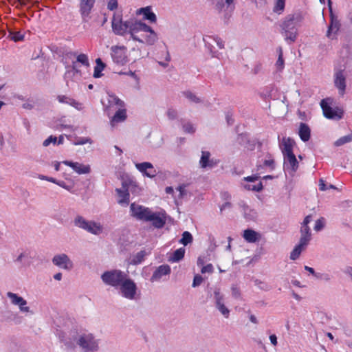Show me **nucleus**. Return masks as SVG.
Returning a JSON list of instances; mask_svg holds the SVG:
<instances>
[{
	"label": "nucleus",
	"mask_w": 352,
	"mask_h": 352,
	"mask_svg": "<svg viewBox=\"0 0 352 352\" xmlns=\"http://www.w3.org/2000/svg\"><path fill=\"white\" fill-rule=\"evenodd\" d=\"M111 28L116 35L124 37L129 36V39L140 43L153 45L158 40L157 34L151 27L136 19L123 21L119 14H113Z\"/></svg>",
	"instance_id": "f257e3e1"
},
{
	"label": "nucleus",
	"mask_w": 352,
	"mask_h": 352,
	"mask_svg": "<svg viewBox=\"0 0 352 352\" xmlns=\"http://www.w3.org/2000/svg\"><path fill=\"white\" fill-rule=\"evenodd\" d=\"M130 212L133 218L139 221L150 222L154 228L157 229L163 228L166 221L165 211L154 212L149 208L135 203L131 204Z\"/></svg>",
	"instance_id": "f03ea898"
},
{
	"label": "nucleus",
	"mask_w": 352,
	"mask_h": 352,
	"mask_svg": "<svg viewBox=\"0 0 352 352\" xmlns=\"http://www.w3.org/2000/svg\"><path fill=\"white\" fill-rule=\"evenodd\" d=\"M304 14L301 12H296L288 14L283 21L281 27V33L287 43H294L297 38V27L304 20Z\"/></svg>",
	"instance_id": "7ed1b4c3"
},
{
	"label": "nucleus",
	"mask_w": 352,
	"mask_h": 352,
	"mask_svg": "<svg viewBox=\"0 0 352 352\" xmlns=\"http://www.w3.org/2000/svg\"><path fill=\"white\" fill-rule=\"evenodd\" d=\"M73 224L75 227L94 235H100L104 231V227L100 222L88 220L80 214L74 218Z\"/></svg>",
	"instance_id": "20e7f679"
},
{
	"label": "nucleus",
	"mask_w": 352,
	"mask_h": 352,
	"mask_svg": "<svg viewBox=\"0 0 352 352\" xmlns=\"http://www.w3.org/2000/svg\"><path fill=\"white\" fill-rule=\"evenodd\" d=\"M350 72L345 67H336L333 71V80L335 87L338 89L339 96H343L346 94L347 78Z\"/></svg>",
	"instance_id": "39448f33"
},
{
	"label": "nucleus",
	"mask_w": 352,
	"mask_h": 352,
	"mask_svg": "<svg viewBox=\"0 0 352 352\" xmlns=\"http://www.w3.org/2000/svg\"><path fill=\"white\" fill-rule=\"evenodd\" d=\"M331 102V98H325L320 102V107L322 109L324 116L330 120H339L342 119L344 115V111L339 107H331L330 106Z\"/></svg>",
	"instance_id": "423d86ee"
},
{
	"label": "nucleus",
	"mask_w": 352,
	"mask_h": 352,
	"mask_svg": "<svg viewBox=\"0 0 352 352\" xmlns=\"http://www.w3.org/2000/svg\"><path fill=\"white\" fill-rule=\"evenodd\" d=\"M111 56L113 63L120 66H123L129 61L127 48L124 45L111 46Z\"/></svg>",
	"instance_id": "0eeeda50"
},
{
	"label": "nucleus",
	"mask_w": 352,
	"mask_h": 352,
	"mask_svg": "<svg viewBox=\"0 0 352 352\" xmlns=\"http://www.w3.org/2000/svg\"><path fill=\"white\" fill-rule=\"evenodd\" d=\"M125 277L126 276L122 272L113 270L104 273L102 276V279L106 284L117 286L124 280Z\"/></svg>",
	"instance_id": "6e6552de"
},
{
	"label": "nucleus",
	"mask_w": 352,
	"mask_h": 352,
	"mask_svg": "<svg viewBox=\"0 0 352 352\" xmlns=\"http://www.w3.org/2000/svg\"><path fill=\"white\" fill-rule=\"evenodd\" d=\"M259 178L260 177L257 175L245 177L243 179L241 185L247 190L260 192L263 189V184L261 182H258Z\"/></svg>",
	"instance_id": "1a4fd4ad"
},
{
	"label": "nucleus",
	"mask_w": 352,
	"mask_h": 352,
	"mask_svg": "<svg viewBox=\"0 0 352 352\" xmlns=\"http://www.w3.org/2000/svg\"><path fill=\"white\" fill-rule=\"evenodd\" d=\"M122 295L130 299H133L136 292V285L133 280L126 277L124 280L119 285Z\"/></svg>",
	"instance_id": "9d476101"
},
{
	"label": "nucleus",
	"mask_w": 352,
	"mask_h": 352,
	"mask_svg": "<svg viewBox=\"0 0 352 352\" xmlns=\"http://www.w3.org/2000/svg\"><path fill=\"white\" fill-rule=\"evenodd\" d=\"M95 0H80L79 9L83 22L90 19V13L94 6Z\"/></svg>",
	"instance_id": "9b49d317"
},
{
	"label": "nucleus",
	"mask_w": 352,
	"mask_h": 352,
	"mask_svg": "<svg viewBox=\"0 0 352 352\" xmlns=\"http://www.w3.org/2000/svg\"><path fill=\"white\" fill-rule=\"evenodd\" d=\"M283 158L284 169L290 175H294L298 168V162L297 161L295 155L294 153L286 155L283 156Z\"/></svg>",
	"instance_id": "f8f14e48"
},
{
	"label": "nucleus",
	"mask_w": 352,
	"mask_h": 352,
	"mask_svg": "<svg viewBox=\"0 0 352 352\" xmlns=\"http://www.w3.org/2000/svg\"><path fill=\"white\" fill-rule=\"evenodd\" d=\"M135 166L144 176L147 177L153 178L157 175L156 170L150 162L135 163Z\"/></svg>",
	"instance_id": "ddd939ff"
},
{
	"label": "nucleus",
	"mask_w": 352,
	"mask_h": 352,
	"mask_svg": "<svg viewBox=\"0 0 352 352\" xmlns=\"http://www.w3.org/2000/svg\"><path fill=\"white\" fill-rule=\"evenodd\" d=\"M62 163L71 167L74 172L79 175L89 174L91 172V167L88 164H83L69 160L63 161Z\"/></svg>",
	"instance_id": "4468645a"
},
{
	"label": "nucleus",
	"mask_w": 352,
	"mask_h": 352,
	"mask_svg": "<svg viewBox=\"0 0 352 352\" xmlns=\"http://www.w3.org/2000/svg\"><path fill=\"white\" fill-rule=\"evenodd\" d=\"M81 76V72L79 69L76 62H72L71 66L66 67V72L65 74V78L66 80H78Z\"/></svg>",
	"instance_id": "2eb2a0df"
},
{
	"label": "nucleus",
	"mask_w": 352,
	"mask_h": 352,
	"mask_svg": "<svg viewBox=\"0 0 352 352\" xmlns=\"http://www.w3.org/2000/svg\"><path fill=\"white\" fill-rule=\"evenodd\" d=\"M79 345L86 351L95 350L98 345L91 335H86L80 337L78 341Z\"/></svg>",
	"instance_id": "dca6fc26"
},
{
	"label": "nucleus",
	"mask_w": 352,
	"mask_h": 352,
	"mask_svg": "<svg viewBox=\"0 0 352 352\" xmlns=\"http://www.w3.org/2000/svg\"><path fill=\"white\" fill-rule=\"evenodd\" d=\"M340 28V23L339 20L336 17L331 16V22L326 33L327 37L331 40L336 39Z\"/></svg>",
	"instance_id": "f3484780"
},
{
	"label": "nucleus",
	"mask_w": 352,
	"mask_h": 352,
	"mask_svg": "<svg viewBox=\"0 0 352 352\" xmlns=\"http://www.w3.org/2000/svg\"><path fill=\"white\" fill-rule=\"evenodd\" d=\"M295 145V141L291 138H283L282 140L280 142L279 146L283 156L286 155L293 154V149Z\"/></svg>",
	"instance_id": "a211bd4d"
},
{
	"label": "nucleus",
	"mask_w": 352,
	"mask_h": 352,
	"mask_svg": "<svg viewBox=\"0 0 352 352\" xmlns=\"http://www.w3.org/2000/svg\"><path fill=\"white\" fill-rule=\"evenodd\" d=\"M126 183H122V188H116V192L118 195V203L122 206H126L129 203V193L126 188Z\"/></svg>",
	"instance_id": "6ab92c4d"
},
{
	"label": "nucleus",
	"mask_w": 352,
	"mask_h": 352,
	"mask_svg": "<svg viewBox=\"0 0 352 352\" xmlns=\"http://www.w3.org/2000/svg\"><path fill=\"white\" fill-rule=\"evenodd\" d=\"M57 100L60 103H65L74 107L78 111H82L85 108L84 104L75 99L65 95H59Z\"/></svg>",
	"instance_id": "aec40b11"
},
{
	"label": "nucleus",
	"mask_w": 352,
	"mask_h": 352,
	"mask_svg": "<svg viewBox=\"0 0 352 352\" xmlns=\"http://www.w3.org/2000/svg\"><path fill=\"white\" fill-rule=\"evenodd\" d=\"M243 236L248 242H257L265 240L263 234L251 229L244 230Z\"/></svg>",
	"instance_id": "412c9836"
},
{
	"label": "nucleus",
	"mask_w": 352,
	"mask_h": 352,
	"mask_svg": "<svg viewBox=\"0 0 352 352\" xmlns=\"http://www.w3.org/2000/svg\"><path fill=\"white\" fill-rule=\"evenodd\" d=\"M217 162L213 159L210 158V153L208 151H202L201 156L199 160V165L201 168H212L215 166Z\"/></svg>",
	"instance_id": "4be33fe9"
},
{
	"label": "nucleus",
	"mask_w": 352,
	"mask_h": 352,
	"mask_svg": "<svg viewBox=\"0 0 352 352\" xmlns=\"http://www.w3.org/2000/svg\"><path fill=\"white\" fill-rule=\"evenodd\" d=\"M137 14L143 15V19L147 20L151 23H155L157 21V16L155 14L152 12L150 6L141 8L136 11Z\"/></svg>",
	"instance_id": "5701e85b"
},
{
	"label": "nucleus",
	"mask_w": 352,
	"mask_h": 352,
	"mask_svg": "<svg viewBox=\"0 0 352 352\" xmlns=\"http://www.w3.org/2000/svg\"><path fill=\"white\" fill-rule=\"evenodd\" d=\"M53 263L62 268L70 269L72 267V263L65 254H61L54 256Z\"/></svg>",
	"instance_id": "b1692460"
},
{
	"label": "nucleus",
	"mask_w": 352,
	"mask_h": 352,
	"mask_svg": "<svg viewBox=\"0 0 352 352\" xmlns=\"http://www.w3.org/2000/svg\"><path fill=\"white\" fill-rule=\"evenodd\" d=\"M8 296L11 299L13 304L19 306L21 311L26 312L29 311V307H25L27 302L23 298L18 296L16 294L12 292H8Z\"/></svg>",
	"instance_id": "393cba45"
},
{
	"label": "nucleus",
	"mask_w": 352,
	"mask_h": 352,
	"mask_svg": "<svg viewBox=\"0 0 352 352\" xmlns=\"http://www.w3.org/2000/svg\"><path fill=\"white\" fill-rule=\"evenodd\" d=\"M298 135L302 141L307 142L311 136L309 126L307 124L301 122L299 125Z\"/></svg>",
	"instance_id": "a878e982"
},
{
	"label": "nucleus",
	"mask_w": 352,
	"mask_h": 352,
	"mask_svg": "<svg viewBox=\"0 0 352 352\" xmlns=\"http://www.w3.org/2000/svg\"><path fill=\"white\" fill-rule=\"evenodd\" d=\"M126 118L125 109H118L111 119V125L113 127L117 123L123 122Z\"/></svg>",
	"instance_id": "bb28decb"
},
{
	"label": "nucleus",
	"mask_w": 352,
	"mask_h": 352,
	"mask_svg": "<svg viewBox=\"0 0 352 352\" xmlns=\"http://www.w3.org/2000/svg\"><path fill=\"white\" fill-rule=\"evenodd\" d=\"M170 268L168 265H162L157 268V270L154 272L152 280H158L162 276L167 275L170 273Z\"/></svg>",
	"instance_id": "cd10ccee"
},
{
	"label": "nucleus",
	"mask_w": 352,
	"mask_h": 352,
	"mask_svg": "<svg viewBox=\"0 0 352 352\" xmlns=\"http://www.w3.org/2000/svg\"><path fill=\"white\" fill-rule=\"evenodd\" d=\"M276 52L278 54V59L275 63V67L278 72H281L285 66V61L283 59V52L281 47H278L276 49Z\"/></svg>",
	"instance_id": "c85d7f7f"
},
{
	"label": "nucleus",
	"mask_w": 352,
	"mask_h": 352,
	"mask_svg": "<svg viewBox=\"0 0 352 352\" xmlns=\"http://www.w3.org/2000/svg\"><path fill=\"white\" fill-rule=\"evenodd\" d=\"M243 212L245 218L254 220L257 217V212L246 204L243 205Z\"/></svg>",
	"instance_id": "c756f323"
},
{
	"label": "nucleus",
	"mask_w": 352,
	"mask_h": 352,
	"mask_svg": "<svg viewBox=\"0 0 352 352\" xmlns=\"http://www.w3.org/2000/svg\"><path fill=\"white\" fill-rule=\"evenodd\" d=\"M312 240L309 227H300V238L299 242H309Z\"/></svg>",
	"instance_id": "7c9ffc66"
},
{
	"label": "nucleus",
	"mask_w": 352,
	"mask_h": 352,
	"mask_svg": "<svg viewBox=\"0 0 352 352\" xmlns=\"http://www.w3.org/2000/svg\"><path fill=\"white\" fill-rule=\"evenodd\" d=\"M96 65L94 67L93 76L96 78H100L102 76V72L105 67V65L102 63L100 58L96 60Z\"/></svg>",
	"instance_id": "2f4dec72"
},
{
	"label": "nucleus",
	"mask_w": 352,
	"mask_h": 352,
	"mask_svg": "<svg viewBox=\"0 0 352 352\" xmlns=\"http://www.w3.org/2000/svg\"><path fill=\"white\" fill-rule=\"evenodd\" d=\"M286 0H274V12L281 14L285 10Z\"/></svg>",
	"instance_id": "473e14b6"
},
{
	"label": "nucleus",
	"mask_w": 352,
	"mask_h": 352,
	"mask_svg": "<svg viewBox=\"0 0 352 352\" xmlns=\"http://www.w3.org/2000/svg\"><path fill=\"white\" fill-rule=\"evenodd\" d=\"M184 248H179L174 252L173 256L169 258V261L172 262L178 261L183 258V257L184 256Z\"/></svg>",
	"instance_id": "72a5a7b5"
},
{
	"label": "nucleus",
	"mask_w": 352,
	"mask_h": 352,
	"mask_svg": "<svg viewBox=\"0 0 352 352\" xmlns=\"http://www.w3.org/2000/svg\"><path fill=\"white\" fill-rule=\"evenodd\" d=\"M352 142V133L350 134L341 137L338 139L335 142L334 145L336 146H340L343 144Z\"/></svg>",
	"instance_id": "f704fd0d"
},
{
	"label": "nucleus",
	"mask_w": 352,
	"mask_h": 352,
	"mask_svg": "<svg viewBox=\"0 0 352 352\" xmlns=\"http://www.w3.org/2000/svg\"><path fill=\"white\" fill-rule=\"evenodd\" d=\"M76 64L80 63L81 65L88 67H89V61L88 56L85 54H80L76 56Z\"/></svg>",
	"instance_id": "c9c22d12"
},
{
	"label": "nucleus",
	"mask_w": 352,
	"mask_h": 352,
	"mask_svg": "<svg viewBox=\"0 0 352 352\" xmlns=\"http://www.w3.org/2000/svg\"><path fill=\"white\" fill-rule=\"evenodd\" d=\"M182 129L185 133L192 134L195 132V126L190 122H183Z\"/></svg>",
	"instance_id": "e433bc0d"
},
{
	"label": "nucleus",
	"mask_w": 352,
	"mask_h": 352,
	"mask_svg": "<svg viewBox=\"0 0 352 352\" xmlns=\"http://www.w3.org/2000/svg\"><path fill=\"white\" fill-rule=\"evenodd\" d=\"M303 249V243H300L298 245H297L292 252L290 254V258L292 260H296L297 258H298Z\"/></svg>",
	"instance_id": "4c0bfd02"
},
{
	"label": "nucleus",
	"mask_w": 352,
	"mask_h": 352,
	"mask_svg": "<svg viewBox=\"0 0 352 352\" xmlns=\"http://www.w3.org/2000/svg\"><path fill=\"white\" fill-rule=\"evenodd\" d=\"M184 96L189 100V101L194 103H199L201 102V99L197 97L194 93L191 91H185L184 92Z\"/></svg>",
	"instance_id": "58836bf2"
},
{
	"label": "nucleus",
	"mask_w": 352,
	"mask_h": 352,
	"mask_svg": "<svg viewBox=\"0 0 352 352\" xmlns=\"http://www.w3.org/2000/svg\"><path fill=\"white\" fill-rule=\"evenodd\" d=\"M214 8L218 11V12L231 11L230 10L227 9V3L226 1H223V0L218 1L215 4Z\"/></svg>",
	"instance_id": "ea45409f"
},
{
	"label": "nucleus",
	"mask_w": 352,
	"mask_h": 352,
	"mask_svg": "<svg viewBox=\"0 0 352 352\" xmlns=\"http://www.w3.org/2000/svg\"><path fill=\"white\" fill-rule=\"evenodd\" d=\"M108 100H109V103L111 104V105H116L119 107H121L123 106V102L120 100L115 95H109V98H108Z\"/></svg>",
	"instance_id": "a19ab883"
},
{
	"label": "nucleus",
	"mask_w": 352,
	"mask_h": 352,
	"mask_svg": "<svg viewBox=\"0 0 352 352\" xmlns=\"http://www.w3.org/2000/svg\"><path fill=\"white\" fill-rule=\"evenodd\" d=\"M9 36L10 37V38L12 41L16 42V41H22L24 38V34L21 33L20 32L10 31L9 32Z\"/></svg>",
	"instance_id": "79ce46f5"
},
{
	"label": "nucleus",
	"mask_w": 352,
	"mask_h": 352,
	"mask_svg": "<svg viewBox=\"0 0 352 352\" xmlns=\"http://www.w3.org/2000/svg\"><path fill=\"white\" fill-rule=\"evenodd\" d=\"M93 143V140L88 137H81L79 138L76 141L74 142V145H83L85 144H91Z\"/></svg>",
	"instance_id": "37998d69"
},
{
	"label": "nucleus",
	"mask_w": 352,
	"mask_h": 352,
	"mask_svg": "<svg viewBox=\"0 0 352 352\" xmlns=\"http://www.w3.org/2000/svg\"><path fill=\"white\" fill-rule=\"evenodd\" d=\"M325 224V220L324 218L318 219L316 221L314 225V230L316 232L320 231L323 229Z\"/></svg>",
	"instance_id": "c03bdc74"
},
{
	"label": "nucleus",
	"mask_w": 352,
	"mask_h": 352,
	"mask_svg": "<svg viewBox=\"0 0 352 352\" xmlns=\"http://www.w3.org/2000/svg\"><path fill=\"white\" fill-rule=\"evenodd\" d=\"M193 238L192 234L188 232L185 231L182 234V237L179 240L178 242H192Z\"/></svg>",
	"instance_id": "a18cd8bd"
},
{
	"label": "nucleus",
	"mask_w": 352,
	"mask_h": 352,
	"mask_svg": "<svg viewBox=\"0 0 352 352\" xmlns=\"http://www.w3.org/2000/svg\"><path fill=\"white\" fill-rule=\"evenodd\" d=\"M57 142V138L55 136L50 135L43 142V146L45 147L48 146L50 144H56Z\"/></svg>",
	"instance_id": "49530a36"
},
{
	"label": "nucleus",
	"mask_w": 352,
	"mask_h": 352,
	"mask_svg": "<svg viewBox=\"0 0 352 352\" xmlns=\"http://www.w3.org/2000/svg\"><path fill=\"white\" fill-rule=\"evenodd\" d=\"M57 185L63 188L64 189L74 193V191H73L74 186L73 185H67L64 181H61V180L58 181Z\"/></svg>",
	"instance_id": "de8ad7c7"
},
{
	"label": "nucleus",
	"mask_w": 352,
	"mask_h": 352,
	"mask_svg": "<svg viewBox=\"0 0 352 352\" xmlns=\"http://www.w3.org/2000/svg\"><path fill=\"white\" fill-rule=\"evenodd\" d=\"M166 115L170 120H174L177 116V111L173 108H169L166 111Z\"/></svg>",
	"instance_id": "09e8293b"
},
{
	"label": "nucleus",
	"mask_w": 352,
	"mask_h": 352,
	"mask_svg": "<svg viewBox=\"0 0 352 352\" xmlns=\"http://www.w3.org/2000/svg\"><path fill=\"white\" fill-rule=\"evenodd\" d=\"M186 187V185H181L177 188V190L179 192V198H183L184 196L187 195Z\"/></svg>",
	"instance_id": "8fccbe9b"
},
{
	"label": "nucleus",
	"mask_w": 352,
	"mask_h": 352,
	"mask_svg": "<svg viewBox=\"0 0 352 352\" xmlns=\"http://www.w3.org/2000/svg\"><path fill=\"white\" fill-rule=\"evenodd\" d=\"M118 7L117 0H109L107 8L110 10H113Z\"/></svg>",
	"instance_id": "3c124183"
},
{
	"label": "nucleus",
	"mask_w": 352,
	"mask_h": 352,
	"mask_svg": "<svg viewBox=\"0 0 352 352\" xmlns=\"http://www.w3.org/2000/svg\"><path fill=\"white\" fill-rule=\"evenodd\" d=\"M217 305H218L219 309L222 313V314H223L226 317H228V315L229 314L228 309L223 305L221 304L219 302H217Z\"/></svg>",
	"instance_id": "603ef678"
},
{
	"label": "nucleus",
	"mask_w": 352,
	"mask_h": 352,
	"mask_svg": "<svg viewBox=\"0 0 352 352\" xmlns=\"http://www.w3.org/2000/svg\"><path fill=\"white\" fill-rule=\"evenodd\" d=\"M312 221V215L309 214L305 217L302 223H301V227L308 228L309 223Z\"/></svg>",
	"instance_id": "864d4df0"
},
{
	"label": "nucleus",
	"mask_w": 352,
	"mask_h": 352,
	"mask_svg": "<svg viewBox=\"0 0 352 352\" xmlns=\"http://www.w3.org/2000/svg\"><path fill=\"white\" fill-rule=\"evenodd\" d=\"M201 273H212L213 272V266L212 264H208L206 266H204L201 270Z\"/></svg>",
	"instance_id": "5fc2aeb1"
},
{
	"label": "nucleus",
	"mask_w": 352,
	"mask_h": 352,
	"mask_svg": "<svg viewBox=\"0 0 352 352\" xmlns=\"http://www.w3.org/2000/svg\"><path fill=\"white\" fill-rule=\"evenodd\" d=\"M264 166L270 167L272 170H274L275 168L274 160L273 159L265 160L264 161Z\"/></svg>",
	"instance_id": "6e6d98bb"
},
{
	"label": "nucleus",
	"mask_w": 352,
	"mask_h": 352,
	"mask_svg": "<svg viewBox=\"0 0 352 352\" xmlns=\"http://www.w3.org/2000/svg\"><path fill=\"white\" fill-rule=\"evenodd\" d=\"M202 280H203V278L201 276H199V275L195 276L194 280H193V286L195 287V286L200 285L201 283Z\"/></svg>",
	"instance_id": "4d7b16f0"
},
{
	"label": "nucleus",
	"mask_w": 352,
	"mask_h": 352,
	"mask_svg": "<svg viewBox=\"0 0 352 352\" xmlns=\"http://www.w3.org/2000/svg\"><path fill=\"white\" fill-rule=\"evenodd\" d=\"M232 207V204L229 201L225 202L222 206H220V211L223 212L224 210L227 209H230Z\"/></svg>",
	"instance_id": "13d9d810"
},
{
	"label": "nucleus",
	"mask_w": 352,
	"mask_h": 352,
	"mask_svg": "<svg viewBox=\"0 0 352 352\" xmlns=\"http://www.w3.org/2000/svg\"><path fill=\"white\" fill-rule=\"evenodd\" d=\"M165 60H166V63L158 62V63L160 65L163 66L164 67H166L168 66V62H169L170 60V56L168 51H166V57H165Z\"/></svg>",
	"instance_id": "bf43d9fd"
},
{
	"label": "nucleus",
	"mask_w": 352,
	"mask_h": 352,
	"mask_svg": "<svg viewBox=\"0 0 352 352\" xmlns=\"http://www.w3.org/2000/svg\"><path fill=\"white\" fill-rule=\"evenodd\" d=\"M227 3V9L233 10L234 8V0H224Z\"/></svg>",
	"instance_id": "052dcab7"
},
{
	"label": "nucleus",
	"mask_w": 352,
	"mask_h": 352,
	"mask_svg": "<svg viewBox=\"0 0 352 352\" xmlns=\"http://www.w3.org/2000/svg\"><path fill=\"white\" fill-rule=\"evenodd\" d=\"M262 69V66L261 64H256V65H254V67H253V69H252V72L254 74H258Z\"/></svg>",
	"instance_id": "680f3d73"
},
{
	"label": "nucleus",
	"mask_w": 352,
	"mask_h": 352,
	"mask_svg": "<svg viewBox=\"0 0 352 352\" xmlns=\"http://www.w3.org/2000/svg\"><path fill=\"white\" fill-rule=\"evenodd\" d=\"M33 107V104L29 101H27L22 104V107L25 109H32Z\"/></svg>",
	"instance_id": "e2e57ef3"
},
{
	"label": "nucleus",
	"mask_w": 352,
	"mask_h": 352,
	"mask_svg": "<svg viewBox=\"0 0 352 352\" xmlns=\"http://www.w3.org/2000/svg\"><path fill=\"white\" fill-rule=\"evenodd\" d=\"M214 41H215V43H216V44H217V45L220 49H222V48H223V47H224L223 42V41H222L221 38H219L217 37V38H214Z\"/></svg>",
	"instance_id": "0e129e2a"
},
{
	"label": "nucleus",
	"mask_w": 352,
	"mask_h": 352,
	"mask_svg": "<svg viewBox=\"0 0 352 352\" xmlns=\"http://www.w3.org/2000/svg\"><path fill=\"white\" fill-rule=\"evenodd\" d=\"M144 256V254L142 252L139 253L136 256L137 260H135L133 263L137 264L140 263L143 260Z\"/></svg>",
	"instance_id": "69168bd1"
},
{
	"label": "nucleus",
	"mask_w": 352,
	"mask_h": 352,
	"mask_svg": "<svg viewBox=\"0 0 352 352\" xmlns=\"http://www.w3.org/2000/svg\"><path fill=\"white\" fill-rule=\"evenodd\" d=\"M319 189L322 191L326 190L327 189L325 182L323 179H320L319 181Z\"/></svg>",
	"instance_id": "338daca9"
},
{
	"label": "nucleus",
	"mask_w": 352,
	"mask_h": 352,
	"mask_svg": "<svg viewBox=\"0 0 352 352\" xmlns=\"http://www.w3.org/2000/svg\"><path fill=\"white\" fill-rule=\"evenodd\" d=\"M270 339L271 342L274 346H276L277 344V338H276V336L275 335L270 336Z\"/></svg>",
	"instance_id": "774afa93"
}]
</instances>
